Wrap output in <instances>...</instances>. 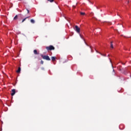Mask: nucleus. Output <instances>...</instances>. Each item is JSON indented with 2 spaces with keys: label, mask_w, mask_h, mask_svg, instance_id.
Masks as SVG:
<instances>
[{
  "label": "nucleus",
  "mask_w": 131,
  "mask_h": 131,
  "mask_svg": "<svg viewBox=\"0 0 131 131\" xmlns=\"http://www.w3.org/2000/svg\"><path fill=\"white\" fill-rule=\"evenodd\" d=\"M41 58L43 59V60H47V61H51V58H50V57L48 55H43L42 54L40 55Z\"/></svg>",
  "instance_id": "1"
},
{
  "label": "nucleus",
  "mask_w": 131,
  "mask_h": 131,
  "mask_svg": "<svg viewBox=\"0 0 131 131\" xmlns=\"http://www.w3.org/2000/svg\"><path fill=\"white\" fill-rule=\"evenodd\" d=\"M46 49L47 50V51H54V50H55V47L52 45H50L48 47H46Z\"/></svg>",
  "instance_id": "2"
},
{
  "label": "nucleus",
  "mask_w": 131,
  "mask_h": 131,
  "mask_svg": "<svg viewBox=\"0 0 131 131\" xmlns=\"http://www.w3.org/2000/svg\"><path fill=\"white\" fill-rule=\"evenodd\" d=\"M75 30L78 33L80 32V28H79L77 26H75Z\"/></svg>",
  "instance_id": "3"
},
{
  "label": "nucleus",
  "mask_w": 131,
  "mask_h": 131,
  "mask_svg": "<svg viewBox=\"0 0 131 131\" xmlns=\"http://www.w3.org/2000/svg\"><path fill=\"white\" fill-rule=\"evenodd\" d=\"M15 94H16V90L15 89H12L11 90V96H14V95H15Z\"/></svg>",
  "instance_id": "4"
},
{
  "label": "nucleus",
  "mask_w": 131,
  "mask_h": 131,
  "mask_svg": "<svg viewBox=\"0 0 131 131\" xmlns=\"http://www.w3.org/2000/svg\"><path fill=\"white\" fill-rule=\"evenodd\" d=\"M34 55H39V52H37V50H34Z\"/></svg>",
  "instance_id": "5"
},
{
  "label": "nucleus",
  "mask_w": 131,
  "mask_h": 131,
  "mask_svg": "<svg viewBox=\"0 0 131 131\" xmlns=\"http://www.w3.org/2000/svg\"><path fill=\"white\" fill-rule=\"evenodd\" d=\"M21 71V68L19 67L18 70L16 71L17 73H20V72Z\"/></svg>",
  "instance_id": "6"
},
{
  "label": "nucleus",
  "mask_w": 131,
  "mask_h": 131,
  "mask_svg": "<svg viewBox=\"0 0 131 131\" xmlns=\"http://www.w3.org/2000/svg\"><path fill=\"white\" fill-rule=\"evenodd\" d=\"M30 16H28L27 17H25L24 19H23L21 23H23V22H24V21H25L26 20V19H28V18H29Z\"/></svg>",
  "instance_id": "7"
},
{
  "label": "nucleus",
  "mask_w": 131,
  "mask_h": 131,
  "mask_svg": "<svg viewBox=\"0 0 131 131\" xmlns=\"http://www.w3.org/2000/svg\"><path fill=\"white\" fill-rule=\"evenodd\" d=\"M51 60H52V61H55V60H56V57H55L54 56H52V57H51Z\"/></svg>",
  "instance_id": "8"
},
{
  "label": "nucleus",
  "mask_w": 131,
  "mask_h": 131,
  "mask_svg": "<svg viewBox=\"0 0 131 131\" xmlns=\"http://www.w3.org/2000/svg\"><path fill=\"white\" fill-rule=\"evenodd\" d=\"M18 19V15H15V17L13 18V20H17Z\"/></svg>",
  "instance_id": "9"
},
{
  "label": "nucleus",
  "mask_w": 131,
  "mask_h": 131,
  "mask_svg": "<svg viewBox=\"0 0 131 131\" xmlns=\"http://www.w3.org/2000/svg\"><path fill=\"white\" fill-rule=\"evenodd\" d=\"M80 14L81 16H84V15H85V13L84 12H80Z\"/></svg>",
  "instance_id": "10"
},
{
  "label": "nucleus",
  "mask_w": 131,
  "mask_h": 131,
  "mask_svg": "<svg viewBox=\"0 0 131 131\" xmlns=\"http://www.w3.org/2000/svg\"><path fill=\"white\" fill-rule=\"evenodd\" d=\"M30 22H31L33 24H34V23H35V21H34L33 19H31Z\"/></svg>",
  "instance_id": "11"
},
{
  "label": "nucleus",
  "mask_w": 131,
  "mask_h": 131,
  "mask_svg": "<svg viewBox=\"0 0 131 131\" xmlns=\"http://www.w3.org/2000/svg\"><path fill=\"white\" fill-rule=\"evenodd\" d=\"M111 48L112 49H113V42H111Z\"/></svg>",
  "instance_id": "12"
},
{
  "label": "nucleus",
  "mask_w": 131,
  "mask_h": 131,
  "mask_svg": "<svg viewBox=\"0 0 131 131\" xmlns=\"http://www.w3.org/2000/svg\"><path fill=\"white\" fill-rule=\"evenodd\" d=\"M48 2H50V3H53L54 2V0H47Z\"/></svg>",
  "instance_id": "13"
},
{
  "label": "nucleus",
  "mask_w": 131,
  "mask_h": 131,
  "mask_svg": "<svg viewBox=\"0 0 131 131\" xmlns=\"http://www.w3.org/2000/svg\"><path fill=\"white\" fill-rule=\"evenodd\" d=\"M101 56H103L104 57H106V54H103L102 53H100Z\"/></svg>",
  "instance_id": "14"
},
{
  "label": "nucleus",
  "mask_w": 131,
  "mask_h": 131,
  "mask_svg": "<svg viewBox=\"0 0 131 131\" xmlns=\"http://www.w3.org/2000/svg\"><path fill=\"white\" fill-rule=\"evenodd\" d=\"M40 64H41V65L43 64V61L42 60L40 61Z\"/></svg>",
  "instance_id": "15"
},
{
  "label": "nucleus",
  "mask_w": 131,
  "mask_h": 131,
  "mask_svg": "<svg viewBox=\"0 0 131 131\" xmlns=\"http://www.w3.org/2000/svg\"><path fill=\"white\" fill-rule=\"evenodd\" d=\"M27 11L28 12V14H29V10H28V9H27Z\"/></svg>",
  "instance_id": "16"
},
{
  "label": "nucleus",
  "mask_w": 131,
  "mask_h": 131,
  "mask_svg": "<svg viewBox=\"0 0 131 131\" xmlns=\"http://www.w3.org/2000/svg\"><path fill=\"white\" fill-rule=\"evenodd\" d=\"M80 36H81V38H82V37L81 36V35H80Z\"/></svg>",
  "instance_id": "17"
},
{
  "label": "nucleus",
  "mask_w": 131,
  "mask_h": 131,
  "mask_svg": "<svg viewBox=\"0 0 131 131\" xmlns=\"http://www.w3.org/2000/svg\"><path fill=\"white\" fill-rule=\"evenodd\" d=\"M74 8H75V6H73Z\"/></svg>",
  "instance_id": "18"
},
{
  "label": "nucleus",
  "mask_w": 131,
  "mask_h": 131,
  "mask_svg": "<svg viewBox=\"0 0 131 131\" xmlns=\"http://www.w3.org/2000/svg\"><path fill=\"white\" fill-rule=\"evenodd\" d=\"M18 1H21V0H18Z\"/></svg>",
  "instance_id": "19"
}]
</instances>
